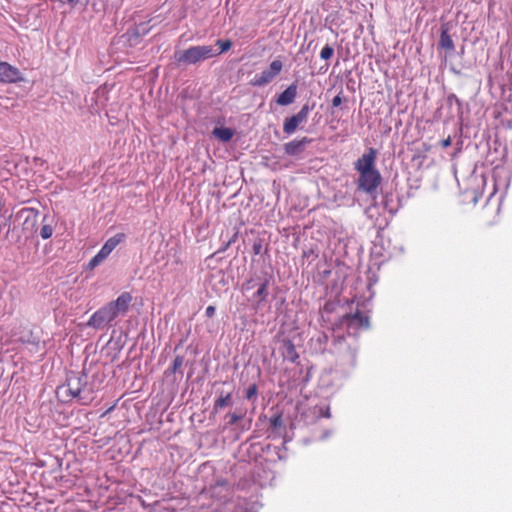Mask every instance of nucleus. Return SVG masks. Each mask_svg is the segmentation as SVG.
<instances>
[{
	"instance_id": "20",
	"label": "nucleus",
	"mask_w": 512,
	"mask_h": 512,
	"mask_svg": "<svg viewBox=\"0 0 512 512\" xmlns=\"http://www.w3.org/2000/svg\"><path fill=\"white\" fill-rule=\"evenodd\" d=\"M183 363H184V357L181 355H177L174 358L173 363L171 365V371L173 373H176L183 366Z\"/></svg>"
},
{
	"instance_id": "7",
	"label": "nucleus",
	"mask_w": 512,
	"mask_h": 512,
	"mask_svg": "<svg viewBox=\"0 0 512 512\" xmlns=\"http://www.w3.org/2000/svg\"><path fill=\"white\" fill-rule=\"evenodd\" d=\"M308 114L309 107L308 105H304L297 114L287 118L283 124L284 133L288 135L293 134L297 130L298 126L306 121Z\"/></svg>"
},
{
	"instance_id": "19",
	"label": "nucleus",
	"mask_w": 512,
	"mask_h": 512,
	"mask_svg": "<svg viewBox=\"0 0 512 512\" xmlns=\"http://www.w3.org/2000/svg\"><path fill=\"white\" fill-rule=\"evenodd\" d=\"M333 54L334 49L330 45H325L320 52V57L323 60H329L332 58Z\"/></svg>"
},
{
	"instance_id": "5",
	"label": "nucleus",
	"mask_w": 512,
	"mask_h": 512,
	"mask_svg": "<svg viewBox=\"0 0 512 512\" xmlns=\"http://www.w3.org/2000/svg\"><path fill=\"white\" fill-rule=\"evenodd\" d=\"M124 239V233H118L113 237L109 238L102 246L100 251L90 260L89 265L91 267H96L97 265H99Z\"/></svg>"
},
{
	"instance_id": "32",
	"label": "nucleus",
	"mask_w": 512,
	"mask_h": 512,
	"mask_svg": "<svg viewBox=\"0 0 512 512\" xmlns=\"http://www.w3.org/2000/svg\"><path fill=\"white\" fill-rule=\"evenodd\" d=\"M218 484H219V485H225V484H226V482H225L224 480H223V481H218Z\"/></svg>"
},
{
	"instance_id": "15",
	"label": "nucleus",
	"mask_w": 512,
	"mask_h": 512,
	"mask_svg": "<svg viewBox=\"0 0 512 512\" xmlns=\"http://www.w3.org/2000/svg\"><path fill=\"white\" fill-rule=\"evenodd\" d=\"M439 45L445 49V50H449V51H452L454 50L455 46H454V42L451 38V36L449 35L448 31L447 30H443L441 32V35H440V40H439Z\"/></svg>"
},
{
	"instance_id": "25",
	"label": "nucleus",
	"mask_w": 512,
	"mask_h": 512,
	"mask_svg": "<svg viewBox=\"0 0 512 512\" xmlns=\"http://www.w3.org/2000/svg\"><path fill=\"white\" fill-rule=\"evenodd\" d=\"M215 311H216L215 307H214V306H212V305H209V306L206 308V310H205V315H206L207 317L211 318V317H213V316H214Z\"/></svg>"
},
{
	"instance_id": "16",
	"label": "nucleus",
	"mask_w": 512,
	"mask_h": 512,
	"mask_svg": "<svg viewBox=\"0 0 512 512\" xmlns=\"http://www.w3.org/2000/svg\"><path fill=\"white\" fill-rule=\"evenodd\" d=\"M268 297V281L265 280L260 284L256 293L254 294V298L257 300L258 304L265 301Z\"/></svg>"
},
{
	"instance_id": "8",
	"label": "nucleus",
	"mask_w": 512,
	"mask_h": 512,
	"mask_svg": "<svg viewBox=\"0 0 512 512\" xmlns=\"http://www.w3.org/2000/svg\"><path fill=\"white\" fill-rule=\"evenodd\" d=\"M23 80L18 68L7 62H0V82L17 83Z\"/></svg>"
},
{
	"instance_id": "9",
	"label": "nucleus",
	"mask_w": 512,
	"mask_h": 512,
	"mask_svg": "<svg viewBox=\"0 0 512 512\" xmlns=\"http://www.w3.org/2000/svg\"><path fill=\"white\" fill-rule=\"evenodd\" d=\"M67 393L73 398L78 399L81 404L88 403V397H83L82 393L84 392L80 377L74 375L67 379Z\"/></svg>"
},
{
	"instance_id": "26",
	"label": "nucleus",
	"mask_w": 512,
	"mask_h": 512,
	"mask_svg": "<svg viewBox=\"0 0 512 512\" xmlns=\"http://www.w3.org/2000/svg\"><path fill=\"white\" fill-rule=\"evenodd\" d=\"M451 143H452V139L450 136H448L446 139H443L441 141V146H442V148L445 149V148H448L451 145Z\"/></svg>"
},
{
	"instance_id": "24",
	"label": "nucleus",
	"mask_w": 512,
	"mask_h": 512,
	"mask_svg": "<svg viewBox=\"0 0 512 512\" xmlns=\"http://www.w3.org/2000/svg\"><path fill=\"white\" fill-rule=\"evenodd\" d=\"M342 102H343V98L340 94H338L332 99V106L338 107L342 104Z\"/></svg>"
},
{
	"instance_id": "14",
	"label": "nucleus",
	"mask_w": 512,
	"mask_h": 512,
	"mask_svg": "<svg viewBox=\"0 0 512 512\" xmlns=\"http://www.w3.org/2000/svg\"><path fill=\"white\" fill-rule=\"evenodd\" d=\"M212 133L215 137H217L222 142H229L233 138V135H234V131L232 129L225 128V127H221V128L216 127V128H214Z\"/></svg>"
},
{
	"instance_id": "21",
	"label": "nucleus",
	"mask_w": 512,
	"mask_h": 512,
	"mask_svg": "<svg viewBox=\"0 0 512 512\" xmlns=\"http://www.w3.org/2000/svg\"><path fill=\"white\" fill-rule=\"evenodd\" d=\"M270 425L275 429L280 428L283 425L282 416L280 414L273 416L270 419Z\"/></svg>"
},
{
	"instance_id": "33",
	"label": "nucleus",
	"mask_w": 512,
	"mask_h": 512,
	"mask_svg": "<svg viewBox=\"0 0 512 512\" xmlns=\"http://www.w3.org/2000/svg\"><path fill=\"white\" fill-rule=\"evenodd\" d=\"M70 3L77 2L78 0H67Z\"/></svg>"
},
{
	"instance_id": "4",
	"label": "nucleus",
	"mask_w": 512,
	"mask_h": 512,
	"mask_svg": "<svg viewBox=\"0 0 512 512\" xmlns=\"http://www.w3.org/2000/svg\"><path fill=\"white\" fill-rule=\"evenodd\" d=\"M282 69V61L275 59L270 63L267 69L263 70L260 74L255 75L249 83L253 87H263L271 83L281 73Z\"/></svg>"
},
{
	"instance_id": "2",
	"label": "nucleus",
	"mask_w": 512,
	"mask_h": 512,
	"mask_svg": "<svg viewBox=\"0 0 512 512\" xmlns=\"http://www.w3.org/2000/svg\"><path fill=\"white\" fill-rule=\"evenodd\" d=\"M133 297L129 292H123L116 300L111 301L94 312L87 322L89 327L103 329L115 320L119 315H124L129 310Z\"/></svg>"
},
{
	"instance_id": "23",
	"label": "nucleus",
	"mask_w": 512,
	"mask_h": 512,
	"mask_svg": "<svg viewBox=\"0 0 512 512\" xmlns=\"http://www.w3.org/2000/svg\"><path fill=\"white\" fill-rule=\"evenodd\" d=\"M227 417L229 418L228 423H229L230 425H233V424L237 423L239 420H241V419H242V416L237 415V414H235V413H229V414L227 415Z\"/></svg>"
},
{
	"instance_id": "12",
	"label": "nucleus",
	"mask_w": 512,
	"mask_h": 512,
	"mask_svg": "<svg viewBox=\"0 0 512 512\" xmlns=\"http://www.w3.org/2000/svg\"><path fill=\"white\" fill-rule=\"evenodd\" d=\"M297 95V86L291 84L276 99L277 104L286 106L294 102Z\"/></svg>"
},
{
	"instance_id": "30",
	"label": "nucleus",
	"mask_w": 512,
	"mask_h": 512,
	"mask_svg": "<svg viewBox=\"0 0 512 512\" xmlns=\"http://www.w3.org/2000/svg\"><path fill=\"white\" fill-rule=\"evenodd\" d=\"M251 282H252L251 280H250V281H248V282L244 285V288H245V289H250V288H251V286H250Z\"/></svg>"
},
{
	"instance_id": "22",
	"label": "nucleus",
	"mask_w": 512,
	"mask_h": 512,
	"mask_svg": "<svg viewBox=\"0 0 512 512\" xmlns=\"http://www.w3.org/2000/svg\"><path fill=\"white\" fill-rule=\"evenodd\" d=\"M257 395V386L255 384L251 385L248 387V389L246 390V395L245 397L250 400L252 399L253 397H255Z\"/></svg>"
},
{
	"instance_id": "34",
	"label": "nucleus",
	"mask_w": 512,
	"mask_h": 512,
	"mask_svg": "<svg viewBox=\"0 0 512 512\" xmlns=\"http://www.w3.org/2000/svg\"><path fill=\"white\" fill-rule=\"evenodd\" d=\"M290 348H291V350H294V346L291 343H290Z\"/></svg>"
},
{
	"instance_id": "27",
	"label": "nucleus",
	"mask_w": 512,
	"mask_h": 512,
	"mask_svg": "<svg viewBox=\"0 0 512 512\" xmlns=\"http://www.w3.org/2000/svg\"><path fill=\"white\" fill-rule=\"evenodd\" d=\"M327 341H328V336L326 334H322L318 337V342L321 344L322 343L325 344V343H327Z\"/></svg>"
},
{
	"instance_id": "29",
	"label": "nucleus",
	"mask_w": 512,
	"mask_h": 512,
	"mask_svg": "<svg viewBox=\"0 0 512 512\" xmlns=\"http://www.w3.org/2000/svg\"><path fill=\"white\" fill-rule=\"evenodd\" d=\"M448 100H449V101L455 100L457 103H459V100H458V98H457L455 95H450V96L448 97Z\"/></svg>"
},
{
	"instance_id": "3",
	"label": "nucleus",
	"mask_w": 512,
	"mask_h": 512,
	"mask_svg": "<svg viewBox=\"0 0 512 512\" xmlns=\"http://www.w3.org/2000/svg\"><path fill=\"white\" fill-rule=\"evenodd\" d=\"M216 56H218V53H216V50L211 45L191 46L188 49L175 54L178 63L187 65L197 64Z\"/></svg>"
},
{
	"instance_id": "6",
	"label": "nucleus",
	"mask_w": 512,
	"mask_h": 512,
	"mask_svg": "<svg viewBox=\"0 0 512 512\" xmlns=\"http://www.w3.org/2000/svg\"><path fill=\"white\" fill-rule=\"evenodd\" d=\"M18 217L23 219L22 229L24 232L33 235L37 231L39 211L35 208H23L18 212Z\"/></svg>"
},
{
	"instance_id": "18",
	"label": "nucleus",
	"mask_w": 512,
	"mask_h": 512,
	"mask_svg": "<svg viewBox=\"0 0 512 512\" xmlns=\"http://www.w3.org/2000/svg\"><path fill=\"white\" fill-rule=\"evenodd\" d=\"M216 45H218L220 48V50L216 51V53H218V55H220L222 53L227 52L232 47V42L229 39H226V40L219 39L216 41Z\"/></svg>"
},
{
	"instance_id": "17",
	"label": "nucleus",
	"mask_w": 512,
	"mask_h": 512,
	"mask_svg": "<svg viewBox=\"0 0 512 512\" xmlns=\"http://www.w3.org/2000/svg\"><path fill=\"white\" fill-rule=\"evenodd\" d=\"M48 216L45 215L43 218V225L40 230V236L42 239H49L53 235L54 228L50 223H47Z\"/></svg>"
},
{
	"instance_id": "31",
	"label": "nucleus",
	"mask_w": 512,
	"mask_h": 512,
	"mask_svg": "<svg viewBox=\"0 0 512 512\" xmlns=\"http://www.w3.org/2000/svg\"><path fill=\"white\" fill-rule=\"evenodd\" d=\"M113 409H114V406L110 407V408H109V409L104 413V415H105V414H107L108 412H110V411H111V410H113Z\"/></svg>"
},
{
	"instance_id": "28",
	"label": "nucleus",
	"mask_w": 512,
	"mask_h": 512,
	"mask_svg": "<svg viewBox=\"0 0 512 512\" xmlns=\"http://www.w3.org/2000/svg\"><path fill=\"white\" fill-rule=\"evenodd\" d=\"M261 245L260 244H254L253 250L255 254H258L260 252Z\"/></svg>"
},
{
	"instance_id": "1",
	"label": "nucleus",
	"mask_w": 512,
	"mask_h": 512,
	"mask_svg": "<svg viewBox=\"0 0 512 512\" xmlns=\"http://www.w3.org/2000/svg\"><path fill=\"white\" fill-rule=\"evenodd\" d=\"M377 150L369 148L366 153L354 163V169L359 173L357 188L367 194H375L381 184L382 177L376 168Z\"/></svg>"
},
{
	"instance_id": "11",
	"label": "nucleus",
	"mask_w": 512,
	"mask_h": 512,
	"mask_svg": "<svg viewBox=\"0 0 512 512\" xmlns=\"http://www.w3.org/2000/svg\"><path fill=\"white\" fill-rule=\"evenodd\" d=\"M311 142V139L303 137L301 140H292L284 145L287 155L295 156L303 151L304 145Z\"/></svg>"
},
{
	"instance_id": "10",
	"label": "nucleus",
	"mask_w": 512,
	"mask_h": 512,
	"mask_svg": "<svg viewBox=\"0 0 512 512\" xmlns=\"http://www.w3.org/2000/svg\"><path fill=\"white\" fill-rule=\"evenodd\" d=\"M346 319L349 328L358 329L369 327V317L360 311H356L352 315H347Z\"/></svg>"
},
{
	"instance_id": "13",
	"label": "nucleus",
	"mask_w": 512,
	"mask_h": 512,
	"mask_svg": "<svg viewBox=\"0 0 512 512\" xmlns=\"http://www.w3.org/2000/svg\"><path fill=\"white\" fill-rule=\"evenodd\" d=\"M231 402H232V394L231 393H226V394L221 393L220 396L214 402L213 412L217 413L220 409L229 406L231 404Z\"/></svg>"
}]
</instances>
